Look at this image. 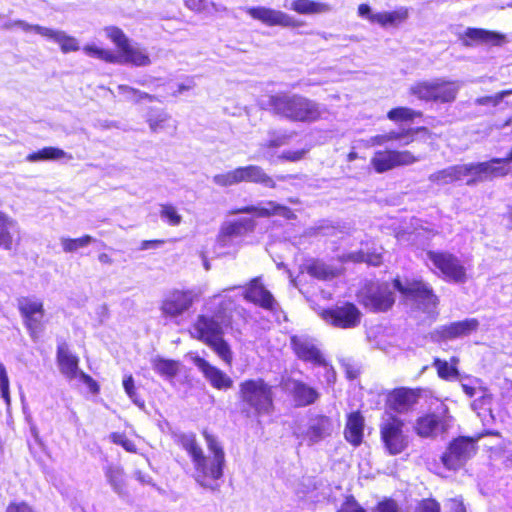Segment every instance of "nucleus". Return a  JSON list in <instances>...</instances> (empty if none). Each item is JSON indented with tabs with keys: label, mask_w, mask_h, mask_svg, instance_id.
<instances>
[{
	"label": "nucleus",
	"mask_w": 512,
	"mask_h": 512,
	"mask_svg": "<svg viewBox=\"0 0 512 512\" xmlns=\"http://www.w3.org/2000/svg\"><path fill=\"white\" fill-rule=\"evenodd\" d=\"M465 44L470 45L468 40L475 43H484L489 45H500L504 41V35L478 28H468L465 32Z\"/></svg>",
	"instance_id": "obj_31"
},
{
	"label": "nucleus",
	"mask_w": 512,
	"mask_h": 512,
	"mask_svg": "<svg viewBox=\"0 0 512 512\" xmlns=\"http://www.w3.org/2000/svg\"><path fill=\"white\" fill-rule=\"evenodd\" d=\"M194 329L200 340L207 343L220 357L224 358L223 332L218 322L201 315L196 320Z\"/></svg>",
	"instance_id": "obj_17"
},
{
	"label": "nucleus",
	"mask_w": 512,
	"mask_h": 512,
	"mask_svg": "<svg viewBox=\"0 0 512 512\" xmlns=\"http://www.w3.org/2000/svg\"><path fill=\"white\" fill-rule=\"evenodd\" d=\"M421 116L420 112H417L411 108L408 107H397L394 109H391L387 117L392 121H411L416 117Z\"/></svg>",
	"instance_id": "obj_46"
},
{
	"label": "nucleus",
	"mask_w": 512,
	"mask_h": 512,
	"mask_svg": "<svg viewBox=\"0 0 512 512\" xmlns=\"http://www.w3.org/2000/svg\"><path fill=\"white\" fill-rule=\"evenodd\" d=\"M465 178H469L467 164L450 166L445 169L439 170L435 173H432L429 176V180L438 185L449 184L454 181H459Z\"/></svg>",
	"instance_id": "obj_28"
},
{
	"label": "nucleus",
	"mask_w": 512,
	"mask_h": 512,
	"mask_svg": "<svg viewBox=\"0 0 512 512\" xmlns=\"http://www.w3.org/2000/svg\"><path fill=\"white\" fill-rule=\"evenodd\" d=\"M289 8L299 14H324L332 10V7L323 2L312 0H293Z\"/></svg>",
	"instance_id": "obj_32"
},
{
	"label": "nucleus",
	"mask_w": 512,
	"mask_h": 512,
	"mask_svg": "<svg viewBox=\"0 0 512 512\" xmlns=\"http://www.w3.org/2000/svg\"><path fill=\"white\" fill-rule=\"evenodd\" d=\"M182 446L187 451V453L191 456L194 467L197 465H202V462H205L206 457L203 454L201 447L197 444L194 437H188L182 440Z\"/></svg>",
	"instance_id": "obj_43"
},
{
	"label": "nucleus",
	"mask_w": 512,
	"mask_h": 512,
	"mask_svg": "<svg viewBox=\"0 0 512 512\" xmlns=\"http://www.w3.org/2000/svg\"><path fill=\"white\" fill-rule=\"evenodd\" d=\"M4 512H38L37 509L25 500H12L5 507Z\"/></svg>",
	"instance_id": "obj_52"
},
{
	"label": "nucleus",
	"mask_w": 512,
	"mask_h": 512,
	"mask_svg": "<svg viewBox=\"0 0 512 512\" xmlns=\"http://www.w3.org/2000/svg\"><path fill=\"white\" fill-rule=\"evenodd\" d=\"M479 327V321L475 318L465 319L441 326L436 333L442 339H454L463 337L476 331Z\"/></svg>",
	"instance_id": "obj_24"
},
{
	"label": "nucleus",
	"mask_w": 512,
	"mask_h": 512,
	"mask_svg": "<svg viewBox=\"0 0 512 512\" xmlns=\"http://www.w3.org/2000/svg\"><path fill=\"white\" fill-rule=\"evenodd\" d=\"M434 366L437 369V373L442 379H452L458 377V370L454 365H449L447 361L440 360L436 358L434 360Z\"/></svg>",
	"instance_id": "obj_48"
},
{
	"label": "nucleus",
	"mask_w": 512,
	"mask_h": 512,
	"mask_svg": "<svg viewBox=\"0 0 512 512\" xmlns=\"http://www.w3.org/2000/svg\"><path fill=\"white\" fill-rule=\"evenodd\" d=\"M169 119L170 117L166 113H155L149 115L147 122L153 132H159L166 128Z\"/></svg>",
	"instance_id": "obj_51"
},
{
	"label": "nucleus",
	"mask_w": 512,
	"mask_h": 512,
	"mask_svg": "<svg viewBox=\"0 0 512 512\" xmlns=\"http://www.w3.org/2000/svg\"><path fill=\"white\" fill-rule=\"evenodd\" d=\"M346 259L353 262H365L372 266H379L382 263V253L378 251L364 252L360 250L358 252L349 253Z\"/></svg>",
	"instance_id": "obj_39"
},
{
	"label": "nucleus",
	"mask_w": 512,
	"mask_h": 512,
	"mask_svg": "<svg viewBox=\"0 0 512 512\" xmlns=\"http://www.w3.org/2000/svg\"><path fill=\"white\" fill-rule=\"evenodd\" d=\"M193 302L194 298L190 291L173 289L162 299L160 310L165 318L174 319L188 311Z\"/></svg>",
	"instance_id": "obj_16"
},
{
	"label": "nucleus",
	"mask_w": 512,
	"mask_h": 512,
	"mask_svg": "<svg viewBox=\"0 0 512 512\" xmlns=\"http://www.w3.org/2000/svg\"><path fill=\"white\" fill-rule=\"evenodd\" d=\"M201 464V466H195L196 480L202 486L214 488L213 482L222 476L223 459H213L209 463L206 459Z\"/></svg>",
	"instance_id": "obj_25"
},
{
	"label": "nucleus",
	"mask_w": 512,
	"mask_h": 512,
	"mask_svg": "<svg viewBox=\"0 0 512 512\" xmlns=\"http://www.w3.org/2000/svg\"><path fill=\"white\" fill-rule=\"evenodd\" d=\"M107 38L118 48V53L94 44L85 45L82 50L90 57L109 64H131L136 67L149 66L152 61L146 49L132 45L128 36L117 26H106Z\"/></svg>",
	"instance_id": "obj_1"
},
{
	"label": "nucleus",
	"mask_w": 512,
	"mask_h": 512,
	"mask_svg": "<svg viewBox=\"0 0 512 512\" xmlns=\"http://www.w3.org/2000/svg\"><path fill=\"white\" fill-rule=\"evenodd\" d=\"M112 443L121 446L129 453H137V446L123 432H112L109 436Z\"/></svg>",
	"instance_id": "obj_49"
},
{
	"label": "nucleus",
	"mask_w": 512,
	"mask_h": 512,
	"mask_svg": "<svg viewBox=\"0 0 512 512\" xmlns=\"http://www.w3.org/2000/svg\"><path fill=\"white\" fill-rule=\"evenodd\" d=\"M253 221L250 218H241L235 223L226 225V236L233 234H242L243 232L249 231L253 228Z\"/></svg>",
	"instance_id": "obj_50"
},
{
	"label": "nucleus",
	"mask_w": 512,
	"mask_h": 512,
	"mask_svg": "<svg viewBox=\"0 0 512 512\" xmlns=\"http://www.w3.org/2000/svg\"><path fill=\"white\" fill-rule=\"evenodd\" d=\"M461 387L463 392L469 397H474L477 394H481L480 397L472 403V408L474 410H478L479 408H483V406L490 404L491 396L486 394L479 387L473 385L471 380H469V382L461 381Z\"/></svg>",
	"instance_id": "obj_37"
},
{
	"label": "nucleus",
	"mask_w": 512,
	"mask_h": 512,
	"mask_svg": "<svg viewBox=\"0 0 512 512\" xmlns=\"http://www.w3.org/2000/svg\"><path fill=\"white\" fill-rule=\"evenodd\" d=\"M76 378H79L88 387L90 393L98 394L100 392V385L89 374L80 371Z\"/></svg>",
	"instance_id": "obj_56"
},
{
	"label": "nucleus",
	"mask_w": 512,
	"mask_h": 512,
	"mask_svg": "<svg viewBox=\"0 0 512 512\" xmlns=\"http://www.w3.org/2000/svg\"><path fill=\"white\" fill-rule=\"evenodd\" d=\"M290 137H291V135H287V134L278 135V136L270 139L268 141V143L266 144V146L269 148L282 146L287 143V141L289 140Z\"/></svg>",
	"instance_id": "obj_63"
},
{
	"label": "nucleus",
	"mask_w": 512,
	"mask_h": 512,
	"mask_svg": "<svg viewBox=\"0 0 512 512\" xmlns=\"http://www.w3.org/2000/svg\"><path fill=\"white\" fill-rule=\"evenodd\" d=\"M307 271L313 277L321 280L333 278L336 270L320 261H313L307 266Z\"/></svg>",
	"instance_id": "obj_44"
},
{
	"label": "nucleus",
	"mask_w": 512,
	"mask_h": 512,
	"mask_svg": "<svg viewBox=\"0 0 512 512\" xmlns=\"http://www.w3.org/2000/svg\"><path fill=\"white\" fill-rule=\"evenodd\" d=\"M118 91L120 94L124 95L127 101L133 103H139L144 100L152 101L154 97L146 92H142L136 88L130 87L128 85H119Z\"/></svg>",
	"instance_id": "obj_45"
},
{
	"label": "nucleus",
	"mask_w": 512,
	"mask_h": 512,
	"mask_svg": "<svg viewBox=\"0 0 512 512\" xmlns=\"http://www.w3.org/2000/svg\"><path fill=\"white\" fill-rule=\"evenodd\" d=\"M241 212H255L258 216L268 217L271 215H279L286 219H293L295 217L293 211L286 206L277 204L276 202L269 201L257 207L251 206L240 210Z\"/></svg>",
	"instance_id": "obj_29"
},
{
	"label": "nucleus",
	"mask_w": 512,
	"mask_h": 512,
	"mask_svg": "<svg viewBox=\"0 0 512 512\" xmlns=\"http://www.w3.org/2000/svg\"><path fill=\"white\" fill-rule=\"evenodd\" d=\"M417 133H428V130L424 127L420 128H409L401 129L399 131H390L385 134L376 135L370 138L369 142L371 145H384L390 141H400L401 145H408L414 141V134Z\"/></svg>",
	"instance_id": "obj_26"
},
{
	"label": "nucleus",
	"mask_w": 512,
	"mask_h": 512,
	"mask_svg": "<svg viewBox=\"0 0 512 512\" xmlns=\"http://www.w3.org/2000/svg\"><path fill=\"white\" fill-rule=\"evenodd\" d=\"M291 344L300 359L314 364H324V358L312 339L305 336H293Z\"/></svg>",
	"instance_id": "obj_21"
},
{
	"label": "nucleus",
	"mask_w": 512,
	"mask_h": 512,
	"mask_svg": "<svg viewBox=\"0 0 512 512\" xmlns=\"http://www.w3.org/2000/svg\"><path fill=\"white\" fill-rule=\"evenodd\" d=\"M284 389L292 394L295 403L298 406H307L314 403L318 397V392L303 382L294 379H287L283 383Z\"/></svg>",
	"instance_id": "obj_22"
},
{
	"label": "nucleus",
	"mask_w": 512,
	"mask_h": 512,
	"mask_svg": "<svg viewBox=\"0 0 512 512\" xmlns=\"http://www.w3.org/2000/svg\"><path fill=\"white\" fill-rule=\"evenodd\" d=\"M462 85V81L439 77L417 82L409 91L420 100L444 104L455 101Z\"/></svg>",
	"instance_id": "obj_3"
},
{
	"label": "nucleus",
	"mask_w": 512,
	"mask_h": 512,
	"mask_svg": "<svg viewBox=\"0 0 512 512\" xmlns=\"http://www.w3.org/2000/svg\"><path fill=\"white\" fill-rule=\"evenodd\" d=\"M374 512H399V507L394 500L386 499L376 506Z\"/></svg>",
	"instance_id": "obj_60"
},
{
	"label": "nucleus",
	"mask_w": 512,
	"mask_h": 512,
	"mask_svg": "<svg viewBox=\"0 0 512 512\" xmlns=\"http://www.w3.org/2000/svg\"><path fill=\"white\" fill-rule=\"evenodd\" d=\"M166 241L164 239H152V240H143L140 243V250H148L151 248H157L160 245H163Z\"/></svg>",
	"instance_id": "obj_64"
},
{
	"label": "nucleus",
	"mask_w": 512,
	"mask_h": 512,
	"mask_svg": "<svg viewBox=\"0 0 512 512\" xmlns=\"http://www.w3.org/2000/svg\"><path fill=\"white\" fill-rule=\"evenodd\" d=\"M418 400V393L411 389L400 388L394 390L388 398L389 408L396 412H406Z\"/></svg>",
	"instance_id": "obj_27"
},
{
	"label": "nucleus",
	"mask_w": 512,
	"mask_h": 512,
	"mask_svg": "<svg viewBox=\"0 0 512 512\" xmlns=\"http://www.w3.org/2000/svg\"><path fill=\"white\" fill-rule=\"evenodd\" d=\"M153 369L161 376L173 378L179 372V362L172 359L156 357L152 360Z\"/></svg>",
	"instance_id": "obj_35"
},
{
	"label": "nucleus",
	"mask_w": 512,
	"mask_h": 512,
	"mask_svg": "<svg viewBox=\"0 0 512 512\" xmlns=\"http://www.w3.org/2000/svg\"><path fill=\"white\" fill-rule=\"evenodd\" d=\"M334 430L333 421L324 415H314L310 417L305 425L298 424L293 435L300 441V444L306 443L308 446L315 445L330 437Z\"/></svg>",
	"instance_id": "obj_9"
},
{
	"label": "nucleus",
	"mask_w": 512,
	"mask_h": 512,
	"mask_svg": "<svg viewBox=\"0 0 512 512\" xmlns=\"http://www.w3.org/2000/svg\"><path fill=\"white\" fill-rule=\"evenodd\" d=\"M271 111L293 122L312 123L318 121L325 108L300 94L278 93L268 98Z\"/></svg>",
	"instance_id": "obj_2"
},
{
	"label": "nucleus",
	"mask_w": 512,
	"mask_h": 512,
	"mask_svg": "<svg viewBox=\"0 0 512 512\" xmlns=\"http://www.w3.org/2000/svg\"><path fill=\"white\" fill-rule=\"evenodd\" d=\"M511 94H512V90H504V91L496 93L495 95H492V96L479 97L475 100V103L477 105L497 106L504 99V97L511 95Z\"/></svg>",
	"instance_id": "obj_53"
},
{
	"label": "nucleus",
	"mask_w": 512,
	"mask_h": 512,
	"mask_svg": "<svg viewBox=\"0 0 512 512\" xmlns=\"http://www.w3.org/2000/svg\"><path fill=\"white\" fill-rule=\"evenodd\" d=\"M243 181L261 184L269 188H275L276 186L275 181L261 167L256 165L239 167L226 173V185Z\"/></svg>",
	"instance_id": "obj_19"
},
{
	"label": "nucleus",
	"mask_w": 512,
	"mask_h": 512,
	"mask_svg": "<svg viewBox=\"0 0 512 512\" xmlns=\"http://www.w3.org/2000/svg\"><path fill=\"white\" fill-rule=\"evenodd\" d=\"M453 418L449 414L448 407L440 403L434 412L420 417L416 422V432L421 437H435L448 431Z\"/></svg>",
	"instance_id": "obj_12"
},
{
	"label": "nucleus",
	"mask_w": 512,
	"mask_h": 512,
	"mask_svg": "<svg viewBox=\"0 0 512 512\" xmlns=\"http://www.w3.org/2000/svg\"><path fill=\"white\" fill-rule=\"evenodd\" d=\"M9 378L4 365L0 364V396L6 403L10 402Z\"/></svg>",
	"instance_id": "obj_54"
},
{
	"label": "nucleus",
	"mask_w": 512,
	"mask_h": 512,
	"mask_svg": "<svg viewBox=\"0 0 512 512\" xmlns=\"http://www.w3.org/2000/svg\"><path fill=\"white\" fill-rule=\"evenodd\" d=\"M318 315L325 323L340 329L357 327L362 317L360 310L354 304L348 302L329 309H321Z\"/></svg>",
	"instance_id": "obj_11"
},
{
	"label": "nucleus",
	"mask_w": 512,
	"mask_h": 512,
	"mask_svg": "<svg viewBox=\"0 0 512 512\" xmlns=\"http://www.w3.org/2000/svg\"><path fill=\"white\" fill-rule=\"evenodd\" d=\"M380 434L385 449L391 455L400 454L408 445L404 422L389 412L382 416Z\"/></svg>",
	"instance_id": "obj_7"
},
{
	"label": "nucleus",
	"mask_w": 512,
	"mask_h": 512,
	"mask_svg": "<svg viewBox=\"0 0 512 512\" xmlns=\"http://www.w3.org/2000/svg\"><path fill=\"white\" fill-rule=\"evenodd\" d=\"M45 37L54 40L59 44L60 49L63 53L76 52L79 50V44L76 38L73 36L67 35L62 31H57L48 28Z\"/></svg>",
	"instance_id": "obj_33"
},
{
	"label": "nucleus",
	"mask_w": 512,
	"mask_h": 512,
	"mask_svg": "<svg viewBox=\"0 0 512 512\" xmlns=\"http://www.w3.org/2000/svg\"><path fill=\"white\" fill-rule=\"evenodd\" d=\"M13 25L21 28L22 30H24L26 32L33 31L41 36H44V37L46 35L45 31L48 30V28H46V27H43V26H40L37 24L36 25L28 24L27 22H25L23 20H16L13 23Z\"/></svg>",
	"instance_id": "obj_57"
},
{
	"label": "nucleus",
	"mask_w": 512,
	"mask_h": 512,
	"mask_svg": "<svg viewBox=\"0 0 512 512\" xmlns=\"http://www.w3.org/2000/svg\"><path fill=\"white\" fill-rule=\"evenodd\" d=\"M338 512H365L364 509L354 500H347Z\"/></svg>",
	"instance_id": "obj_62"
},
{
	"label": "nucleus",
	"mask_w": 512,
	"mask_h": 512,
	"mask_svg": "<svg viewBox=\"0 0 512 512\" xmlns=\"http://www.w3.org/2000/svg\"><path fill=\"white\" fill-rule=\"evenodd\" d=\"M362 304L372 311H386L395 302L388 284H368L360 295Z\"/></svg>",
	"instance_id": "obj_14"
},
{
	"label": "nucleus",
	"mask_w": 512,
	"mask_h": 512,
	"mask_svg": "<svg viewBox=\"0 0 512 512\" xmlns=\"http://www.w3.org/2000/svg\"><path fill=\"white\" fill-rule=\"evenodd\" d=\"M476 452L475 442L470 438L460 437L450 443L441 456L443 465L449 470L461 468Z\"/></svg>",
	"instance_id": "obj_13"
},
{
	"label": "nucleus",
	"mask_w": 512,
	"mask_h": 512,
	"mask_svg": "<svg viewBox=\"0 0 512 512\" xmlns=\"http://www.w3.org/2000/svg\"><path fill=\"white\" fill-rule=\"evenodd\" d=\"M17 308L30 338L33 341L39 340L45 324L43 301L30 297H21L17 301Z\"/></svg>",
	"instance_id": "obj_8"
},
{
	"label": "nucleus",
	"mask_w": 512,
	"mask_h": 512,
	"mask_svg": "<svg viewBox=\"0 0 512 512\" xmlns=\"http://www.w3.org/2000/svg\"><path fill=\"white\" fill-rule=\"evenodd\" d=\"M246 13L266 26L297 27L299 23L289 14L266 6L248 7Z\"/></svg>",
	"instance_id": "obj_18"
},
{
	"label": "nucleus",
	"mask_w": 512,
	"mask_h": 512,
	"mask_svg": "<svg viewBox=\"0 0 512 512\" xmlns=\"http://www.w3.org/2000/svg\"><path fill=\"white\" fill-rule=\"evenodd\" d=\"M195 365L203 372L211 384L220 389L224 387V376L220 370L210 365L204 358L196 357L194 359Z\"/></svg>",
	"instance_id": "obj_34"
},
{
	"label": "nucleus",
	"mask_w": 512,
	"mask_h": 512,
	"mask_svg": "<svg viewBox=\"0 0 512 512\" xmlns=\"http://www.w3.org/2000/svg\"><path fill=\"white\" fill-rule=\"evenodd\" d=\"M93 241L92 236L85 234L78 238H62L61 246L65 253H73L87 247Z\"/></svg>",
	"instance_id": "obj_42"
},
{
	"label": "nucleus",
	"mask_w": 512,
	"mask_h": 512,
	"mask_svg": "<svg viewBox=\"0 0 512 512\" xmlns=\"http://www.w3.org/2000/svg\"><path fill=\"white\" fill-rule=\"evenodd\" d=\"M416 512H440V506L433 499H425L419 503Z\"/></svg>",
	"instance_id": "obj_59"
},
{
	"label": "nucleus",
	"mask_w": 512,
	"mask_h": 512,
	"mask_svg": "<svg viewBox=\"0 0 512 512\" xmlns=\"http://www.w3.org/2000/svg\"><path fill=\"white\" fill-rule=\"evenodd\" d=\"M160 216L170 226H178L182 221L181 215L178 213L176 207L172 204H161Z\"/></svg>",
	"instance_id": "obj_47"
},
{
	"label": "nucleus",
	"mask_w": 512,
	"mask_h": 512,
	"mask_svg": "<svg viewBox=\"0 0 512 512\" xmlns=\"http://www.w3.org/2000/svg\"><path fill=\"white\" fill-rule=\"evenodd\" d=\"M66 156L65 151L60 148L46 146L42 149L34 151L27 155L26 159L30 162L37 161H48V160H57L64 158Z\"/></svg>",
	"instance_id": "obj_36"
},
{
	"label": "nucleus",
	"mask_w": 512,
	"mask_h": 512,
	"mask_svg": "<svg viewBox=\"0 0 512 512\" xmlns=\"http://www.w3.org/2000/svg\"><path fill=\"white\" fill-rule=\"evenodd\" d=\"M426 258L435 269L439 270V275L445 280L455 283H464L466 281V269L455 255L444 251H428Z\"/></svg>",
	"instance_id": "obj_10"
},
{
	"label": "nucleus",
	"mask_w": 512,
	"mask_h": 512,
	"mask_svg": "<svg viewBox=\"0 0 512 512\" xmlns=\"http://www.w3.org/2000/svg\"><path fill=\"white\" fill-rule=\"evenodd\" d=\"M56 362L60 372L69 379L76 378L77 374L81 371L79 369V357L70 352L66 342H61L57 345Z\"/></svg>",
	"instance_id": "obj_20"
},
{
	"label": "nucleus",
	"mask_w": 512,
	"mask_h": 512,
	"mask_svg": "<svg viewBox=\"0 0 512 512\" xmlns=\"http://www.w3.org/2000/svg\"><path fill=\"white\" fill-rule=\"evenodd\" d=\"M108 482L118 494L125 493V480L122 468L110 466L106 469Z\"/></svg>",
	"instance_id": "obj_41"
},
{
	"label": "nucleus",
	"mask_w": 512,
	"mask_h": 512,
	"mask_svg": "<svg viewBox=\"0 0 512 512\" xmlns=\"http://www.w3.org/2000/svg\"><path fill=\"white\" fill-rule=\"evenodd\" d=\"M123 388H124L125 393L128 395V397L136 403L137 402V400H136L137 392H136V387L134 384V379L131 374L124 377Z\"/></svg>",
	"instance_id": "obj_58"
},
{
	"label": "nucleus",
	"mask_w": 512,
	"mask_h": 512,
	"mask_svg": "<svg viewBox=\"0 0 512 512\" xmlns=\"http://www.w3.org/2000/svg\"><path fill=\"white\" fill-rule=\"evenodd\" d=\"M358 14L362 18H366L371 23H377L382 27L390 26L388 12L372 13L368 4H360L358 7Z\"/></svg>",
	"instance_id": "obj_40"
},
{
	"label": "nucleus",
	"mask_w": 512,
	"mask_h": 512,
	"mask_svg": "<svg viewBox=\"0 0 512 512\" xmlns=\"http://www.w3.org/2000/svg\"><path fill=\"white\" fill-rule=\"evenodd\" d=\"M419 159L408 150L376 151L371 158V165L376 172L383 173L396 167L412 165Z\"/></svg>",
	"instance_id": "obj_15"
},
{
	"label": "nucleus",
	"mask_w": 512,
	"mask_h": 512,
	"mask_svg": "<svg viewBox=\"0 0 512 512\" xmlns=\"http://www.w3.org/2000/svg\"><path fill=\"white\" fill-rule=\"evenodd\" d=\"M364 429V419L358 412L351 413L348 416L345 438L354 446H358L362 442Z\"/></svg>",
	"instance_id": "obj_30"
},
{
	"label": "nucleus",
	"mask_w": 512,
	"mask_h": 512,
	"mask_svg": "<svg viewBox=\"0 0 512 512\" xmlns=\"http://www.w3.org/2000/svg\"><path fill=\"white\" fill-rule=\"evenodd\" d=\"M243 402L257 416L270 415L274 410L272 387L262 379L249 380L241 385Z\"/></svg>",
	"instance_id": "obj_5"
},
{
	"label": "nucleus",
	"mask_w": 512,
	"mask_h": 512,
	"mask_svg": "<svg viewBox=\"0 0 512 512\" xmlns=\"http://www.w3.org/2000/svg\"><path fill=\"white\" fill-rule=\"evenodd\" d=\"M205 439L207 441L209 449L214 452V459H223L222 448L217 444L214 437L210 434L205 433Z\"/></svg>",
	"instance_id": "obj_61"
},
{
	"label": "nucleus",
	"mask_w": 512,
	"mask_h": 512,
	"mask_svg": "<svg viewBox=\"0 0 512 512\" xmlns=\"http://www.w3.org/2000/svg\"><path fill=\"white\" fill-rule=\"evenodd\" d=\"M388 18L390 26H396L408 18V10L405 7H400L395 11L388 12Z\"/></svg>",
	"instance_id": "obj_55"
},
{
	"label": "nucleus",
	"mask_w": 512,
	"mask_h": 512,
	"mask_svg": "<svg viewBox=\"0 0 512 512\" xmlns=\"http://www.w3.org/2000/svg\"><path fill=\"white\" fill-rule=\"evenodd\" d=\"M14 221L4 212L0 211V247L10 250L13 246V236L10 228Z\"/></svg>",
	"instance_id": "obj_38"
},
{
	"label": "nucleus",
	"mask_w": 512,
	"mask_h": 512,
	"mask_svg": "<svg viewBox=\"0 0 512 512\" xmlns=\"http://www.w3.org/2000/svg\"><path fill=\"white\" fill-rule=\"evenodd\" d=\"M512 147L504 158H492L489 161L467 163L469 178L466 184L471 186L476 183L491 181L495 178L512 174Z\"/></svg>",
	"instance_id": "obj_6"
},
{
	"label": "nucleus",
	"mask_w": 512,
	"mask_h": 512,
	"mask_svg": "<svg viewBox=\"0 0 512 512\" xmlns=\"http://www.w3.org/2000/svg\"><path fill=\"white\" fill-rule=\"evenodd\" d=\"M245 298L266 310H274L277 306L272 294L260 283L259 278L251 281L245 290Z\"/></svg>",
	"instance_id": "obj_23"
},
{
	"label": "nucleus",
	"mask_w": 512,
	"mask_h": 512,
	"mask_svg": "<svg viewBox=\"0 0 512 512\" xmlns=\"http://www.w3.org/2000/svg\"><path fill=\"white\" fill-rule=\"evenodd\" d=\"M393 285L406 301L413 302L424 312L431 313L438 305V297L433 293L429 284L421 279L400 280L396 278Z\"/></svg>",
	"instance_id": "obj_4"
}]
</instances>
